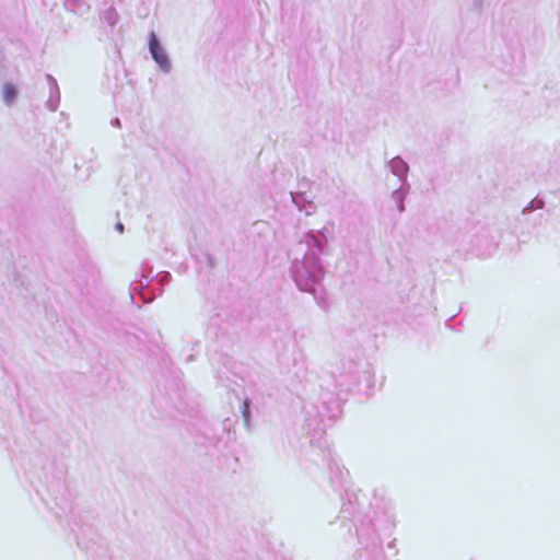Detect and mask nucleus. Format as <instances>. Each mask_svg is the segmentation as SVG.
Returning <instances> with one entry per match:
<instances>
[{"label": "nucleus", "mask_w": 560, "mask_h": 560, "mask_svg": "<svg viewBox=\"0 0 560 560\" xmlns=\"http://www.w3.org/2000/svg\"><path fill=\"white\" fill-rule=\"evenodd\" d=\"M305 252L301 259L295 258L290 268L291 277L300 291L314 295L319 305L322 302L317 295V285L325 277V268L320 255L326 253L328 245V231L326 228L318 231L306 232L301 242Z\"/></svg>", "instance_id": "nucleus-1"}, {"label": "nucleus", "mask_w": 560, "mask_h": 560, "mask_svg": "<svg viewBox=\"0 0 560 560\" xmlns=\"http://www.w3.org/2000/svg\"><path fill=\"white\" fill-rule=\"evenodd\" d=\"M149 51L152 59L163 73H170L172 71V62L170 56L165 48L161 45L154 32H151L149 35Z\"/></svg>", "instance_id": "nucleus-2"}, {"label": "nucleus", "mask_w": 560, "mask_h": 560, "mask_svg": "<svg viewBox=\"0 0 560 560\" xmlns=\"http://www.w3.org/2000/svg\"><path fill=\"white\" fill-rule=\"evenodd\" d=\"M152 273V267L147 261L141 265V275L139 280H135L130 285V299L133 300V294L139 293L142 296L144 303H150L154 298L147 299L143 289L150 283L149 278Z\"/></svg>", "instance_id": "nucleus-3"}, {"label": "nucleus", "mask_w": 560, "mask_h": 560, "mask_svg": "<svg viewBox=\"0 0 560 560\" xmlns=\"http://www.w3.org/2000/svg\"><path fill=\"white\" fill-rule=\"evenodd\" d=\"M46 80L49 86V97L46 102V107L50 112H56L60 103V91L57 80L49 73L46 74Z\"/></svg>", "instance_id": "nucleus-4"}, {"label": "nucleus", "mask_w": 560, "mask_h": 560, "mask_svg": "<svg viewBox=\"0 0 560 560\" xmlns=\"http://www.w3.org/2000/svg\"><path fill=\"white\" fill-rule=\"evenodd\" d=\"M388 166L390 172L399 178L401 182V185H408L407 184V174L409 172V165L408 163L399 155L393 158L388 162Z\"/></svg>", "instance_id": "nucleus-5"}, {"label": "nucleus", "mask_w": 560, "mask_h": 560, "mask_svg": "<svg viewBox=\"0 0 560 560\" xmlns=\"http://www.w3.org/2000/svg\"><path fill=\"white\" fill-rule=\"evenodd\" d=\"M290 196L299 211L305 212L306 215H311L315 212L316 207L312 200L306 198L305 192H290Z\"/></svg>", "instance_id": "nucleus-6"}, {"label": "nucleus", "mask_w": 560, "mask_h": 560, "mask_svg": "<svg viewBox=\"0 0 560 560\" xmlns=\"http://www.w3.org/2000/svg\"><path fill=\"white\" fill-rule=\"evenodd\" d=\"M2 101L7 107H12L18 98V89L11 82H5L1 89Z\"/></svg>", "instance_id": "nucleus-7"}, {"label": "nucleus", "mask_w": 560, "mask_h": 560, "mask_svg": "<svg viewBox=\"0 0 560 560\" xmlns=\"http://www.w3.org/2000/svg\"><path fill=\"white\" fill-rule=\"evenodd\" d=\"M408 188H409V185H401L399 188L395 189L390 195L392 201L395 203L397 210L400 213H402L406 210L405 199L408 194Z\"/></svg>", "instance_id": "nucleus-8"}, {"label": "nucleus", "mask_w": 560, "mask_h": 560, "mask_svg": "<svg viewBox=\"0 0 560 560\" xmlns=\"http://www.w3.org/2000/svg\"><path fill=\"white\" fill-rule=\"evenodd\" d=\"M102 20H104L108 25L114 26L117 24L119 20V15L115 8L110 7L102 12Z\"/></svg>", "instance_id": "nucleus-9"}, {"label": "nucleus", "mask_w": 560, "mask_h": 560, "mask_svg": "<svg viewBox=\"0 0 560 560\" xmlns=\"http://www.w3.org/2000/svg\"><path fill=\"white\" fill-rule=\"evenodd\" d=\"M329 468L331 471L336 470L337 477H338L340 483H342L346 480V478L348 476V470L345 469L343 467H341L337 459H331V463L329 464Z\"/></svg>", "instance_id": "nucleus-10"}, {"label": "nucleus", "mask_w": 560, "mask_h": 560, "mask_svg": "<svg viewBox=\"0 0 560 560\" xmlns=\"http://www.w3.org/2000/svg\"><path fill=\"white\" fill-rule=\"evenodd\" d=\"M545 201L538 197L534 198L522 211V214H527L534 210L542 209Z\"/></svg>", "instance_id": "nucleus-11"}, {"label": "nucleus", "mask_w": 560, "mask_h": 560, "mask_svg": "<svg viewBox=\"0 0 560 560\" xmlns=\"http://www.w3.org/2000/svg\"><path fill=\"white\" fill-rule=\"evenodd\" d=\"M326 417L329 419H335L341 413V407L337 401H331L330 405H326Z\"/></svg>", "instance_id": "nucleus-12"}, {"label": "nucleus", "mask_w": 560, "mask_h": 560, "mask_svg": "<svg viewBox=\"0 0 560 560\" xmlns=\"http://www.w3.org/2000/svg\"><path fill=\"white\" fill-rule=\"evenodd\" d=\"M171 280V273L170 272H162L159 275V284H160V289H159V295L162 294L163 292V289L162 287L165 284V283H168Z\"/></svg>", "instance_id": "nucleus-13"}, {"label": "nucleus", "mask_w": 560, "mask_h": 560, "mask_svg": "<svg viewBox=\"0 0 560 560\" xmlns=\"http://www.w3.org/2000/svg\"><path fill=\"white\" fill-rule=\"evenodd\" d=\"M249 407H250V400L249 399H245L244 402H243V407H242V413H243V417H244V421L246 423H248V421H249Z\"/></svg>", "instance_id": "nucleus-14"}, {"label": "nucleus", "mask_w": 560, "mask_h": 560, "mask_svg": "<svg viewBox=\"0 0 560 560\" xmlns=\"http://www.w3.org/2000/svg\"><path fill=\"white\" fill-rule=\"evenodd\" d=\"M115 229L119 233H122L124 232V224L121 222H118V223H116Z\"/></svg>", "instance_id": "nucleus-15"}, {"label": "nucleus", "mask_w": 560, "mask_h": 560, "mask_svg": "<svg viewBox=\"0 0 560 560\" xmlns=\"http://www.w3.org/2000/svg\"><path fill=\"white\" fill-rule=\"evenodd\" d=\"M372 544H373V546L377 547V549L382 548V544L378 541L377 538H375Z\"/></svg>", "instance_id": "nucleus-16"}, {"label": "nucleus", "mask_w": 560, "mask_h": 560, "mask_svg": "<svg viewBox=\"0 0 560 560\" xmlns=\"http://www.w3.org/2000/svg\"><path fill=\"white\" fill-rule=\"evenodd\" d=\"M112 125L115 127H120V120L118 118H115L112 120Z\"/></svg>", "instance_id": "nucleus-17"}, {"label": "nucleus", "mask_w": 560, "mask_h": 560, "mask_svg": "<svg viewBox=\"0 0 560 560\" xmlns=\"http://www.w3.org/2000/svg\"><path fill=\"white\" fill-rule=\"evenodd\" d=\"M358 537L360 539V541H362V533L358 530Z\"/></svg>", "instance_id": "nucleus-18"}]
</instances>
